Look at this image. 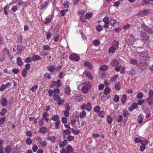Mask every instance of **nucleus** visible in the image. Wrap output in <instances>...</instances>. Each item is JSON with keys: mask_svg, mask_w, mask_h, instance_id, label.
<instances>
[{"mask_svg": "<svg viewBox=\"0 0 153 153\" xmlns=\"http://www.w3.org/2000/svg\"><path fill=\"white\" fill-rule=\"evenodd\" d=\"M56 85L57 87L59 88L61 86V82L60 80H57V81L56 82Z\"/></svg>", "mask_w": 153, "mask_h": 153, "instance_id": "338daca9", "label": "nucleus"}, {"mask_svg": "<svg viewBox=\"0 0 153 153\" xmlns=\"http://www.w3.org/2000/svg\"><path fill=\"white\" fill-rule=\"evenodd\" d=\"M49 115V114L47 112H45L43 113L42 117V119L43 120H44L46 121V122H47L49 120L51 121V120L49 119L48 117Z\"/></svg>", "mask_w": 153, "mask_h": 153, "instance_id": "f8f14e48", "label": "nucleus"}, {"mask_svg": "<svg viewBox=\"0 0 153 153\" xmlns=\"http://www.w3.org/2000/svg\"><path fill=\"white\" fill-rule=\"evenodd\" d=\"M60 36L57 35L53 37L54 41L55 42H58L59 41Z\"/></svg>", "mask_w": 153, "mask_h": 153, "instance_id": "6e6d98bb", "label": "nucleus"}, {"mask_svg": "<svg viewBox=\"0 0 153 153\" xmlns=\"http://www.w3.org/2000/svg\"><path fill=\"white\" fill-rule=\"evenodd\" d=\"M62 113L65 117H68L69 116V111H63Z\"/></svg>", "mask_w": 153, "mask_h": 153, "instance_id": "4d7b16f0", "label": "nucleus"}, {"mask_svg": "<svg viewBox=\"0 0 153 153\" xmlns=\"http://www.w3.org/2000/svg\"><path fill=\"white\" fill-rule=\"evenodd\" d=\"M100 110V107L98 105H97L94 108V112H99V110Z\"/></svg>", "mask_w": 153, "mask_h": 153, "instance_id": "13d9d810", "label": "nucleus"}, {"mask_svg": "<svg viewBox=\"0 0 153 153\" xmlns=\"http://www.w3.org/2000/svg\"><path fill=\"white\" fill-rule=\"evenodd\" d=\"M65 93L67 95L70 94L71 92V90L69 87L68 86H65Z\"/></svg>", "mask_w": 153, "mask_h": 153, "instance_id": "393cba45", "label": "nucleus"}, {"mask_svg": "<svg viewBox=\"0 0 153 153\" xmlns=\"http://www.w3.org/2000/svg\"><path fill=\"white\" fill-rule=\"evenodd\" d=\"M84 66L88 67L90 69L92 68V65L88 62H86L84 63Z\"/></svg>", "mask_w": 153, "mask_h": 153, "instance_id": "e433bc0d", "label": "nucleus"}, {"mask_svg": "<svg viewBox=\"0 0 153 153\" xmlns=\"http://www.w3.org/2000/svg\"><path fill=\"white\" fill-rule=\"evenodd\" d=\"M148 63L145 62H142V61L140 62L138 65L140 69L142 71H144L146 68L147 66Z\"/></svg>", "mask_w": 153, "mask_h": 153, "instance_id": "1a4fd4ad", "label": "nucleus"}, {"mask_svg": "<svg viewBox=\"0 0 153 153\" xmlns=\"http://www.w3.org/2000/svg\"><path fill=\"white\" fill-rule=\"evenodd\" d=\"M51 119L54 121H60L59 117L58 115H54L51 118Z\"/></svg>", "mask_w": 153, "mask_h": 153, "instance_id": "bb28decb", "label": "nucleus"}, {"mask_svg": "<svg viewBox=\"0 0 153 153\" xmlns=\"http://www.w3.org/2000/svg\"><path fill=\"white\" fill-rule=\"evenodd\" d=\"M67 153H71L74 151L73 149L72 148V146L70 145H68L66 148Z\"/></svg>", "mask_w": 153, "mask_h": 153, "instance_id": "a878e982", "label": "nucleus"}, {"mask_svg": "<svg viewBox=\"0 0 153 153\" xmlns=\"http://www.w3.org/2000/svg\"><path fill=\"white\" fill-rule=\"evenodd\" d=\"M32 59L34 61H36L41 60V57L38 55H34L32 56Z\"/></svg>", "mask_w": 153, "mask_h": 153, "instance_id": "aec40b11", "label": "nucleus"}, {"mask_svg": "<svg viewBox=\"0 0 153 153\" xmlns=\"http://www.w3.org/2000/svg\"><path fill=\"white\" fill-rule=\"evenodd\" d=\"M39 126H42L44 124L43 120L42 119L41 120H39Z\"/></svg>", "mask_w": 153, "mask_h": 153, "instance_id": "774afa93", "label": "nucleus"}, {"mask_svg": "<svg viewBox=\"0 0 153 153\" xmlns=\"http://www.w3.org/2000/svg\"><path fill=\"white\" fill-rule=\"evenodd\" d=\"M55 66L54 65H52L48 66L46 68L49 71L53 72L55 69Z\"/></svg>", "mask_w": 153, "mask_h": 153, "instance_id": "a211bd4d", "label": "nucleus"}, {"mask_svg": "<svg viewBox=\"0 0 153 153\" xmlns=\"http://www.w3.org/2000/svg\"><path fill=\"white\" fill-rule=\"evenodd\" d=\"M106 120L109 124H111V123L112 121V118L110 116H108Z\"/></svg>", "mask_w": 153, "mask_h": 153, "instance_id": "a19ab883", "label": "nucleus"}, {"mask_svg": "<svg viewBox=\"0 0 153 153\" xmlns=\"http://www.w3.org/2000/svg\"><path fill=\"white\" fill-rule=\"evenodd\" d=\"M8 102L7 98L6 97H3L1 99V104L3 107L7 106L8 105Z\"/></svg>", "mask_w": 153, "mask_h": 153, "instance_id": "9b49d317", "label": "nucleus"}, {"mask_svg": "<svg viewBox=\"0 0 153 153\" xmlns=\"http://www.w3.org/2000/svg\"><path fill=\"white\" fill-rule=\"evenodd\" d=\"M111 65L114 67L118 65L119 64V62L117 60L114 59L111 62Z\"/></svg>", "mask_w": 153, "mask_h": 153, "instance_id": "6ab92c4d", "label": "nucleus"}, {"mask_svg": "<svg viewBox=\"0 0 153 153\" xmlns=\"http://www.w3.org/2000/svg\"><path fill=\"white\" fill-rule=\"evenodd\" d=\"M53 91L54 94L53 96V98L55 100L58 101L57 104L58 105H61L64 102V100L62 99H61L59 95L58 94H59V90L57 88H54Z\"/></svg>", "mask_w": 153, "mask_h": 153, "instance_id": "f257e3e1", "label": "nucleus"}, {"mask_svg": "<svg viewBox=\"0 0 153 153\" xmlns=\"http://www.w3.org/2000/svg\"><path fill=\"white\" fill-rule=\"evenodd\" d=\"M148 97H152L153 96V90L150 89L148 93Z\"/></svg>", "mask_w": 153, "mask_h": 153, "instance_id": "680f3d73", "label": "nucleus"}, {"mask_svg": "<svg viewBox=\"0 0 153 153\" xmlns=\"http://www.w3.org/2000/svg\"><path fill=\"white\" fill-rule=\"evenodd\" d=\"M86 115L85 112L84 111H82L80 113L79 117L80 118H82L84 117Z\"/></svg>", "mask_w": 153, "mask_h": 153, "instance_id": "3c124183", "label": "nucleus"}, {"mask_svg": "<svg viewBox=\"0 0 153 153\" xmlns=\"http://www.w3.org/2000/svg\"><path fill=\"white\" fill-rule=\"evenodd\" d=\"M93 44L94 45L97 46L100 45V42L97 39L95 40H94Z\"/></svg>", "mask_w": 153, "mask_h": 153, "instance_id": "c03bdc74", "label": "nucleus"}, {"mask_svg": "<svg viewBox=\"0 0 153 153\" xmlns=\"http://www.w3.org/2000/svg\"><path fill=\"white\" fill-rule=\"evenodd\" d=\"M86 76H87L88 78H89L90 79H93V77L91 75V74L88 72H87L85 74Z\"/></svg>", "mask_w": 153, "mask_h": 153, "instance_id": "a18cd8bd", "label": "nucleus"}, {"mask_svg": "<svg viewBox=\"0 0 153 153\" xmlns=\"http://www.w3.org/2000/svg\"><path fill=\"white\" fill-rule=\"evenodd\" d=\"M105 115V112L104 111H100L99 113V116L103 118Z\"/></svg>", "mask_w": 153, "mask_h": 153, "instance_id": "4c0bfd02", "label": "nucleus"}, {"mask_svg": "<svg viewBox=\"0 0 153 153\" xmlns=\"http://www.w3.org/2000/svg\"><path fill=\"white\" fill-rule=\"evenodd\" d=\"M140 38L143 42L147 41L149 39V37L147 34L143 31H141L140 33Z\"/></svg>", "mask_w": 153, "mask_h": 153, "instance_id": "20e7f679", "label": "nucleus"}, {"mask_svg": "<svg viewBox=\"0 0 153 153\" xmlns=\"http://www.w3.org/2000/svg\"><path fill=\"white\" fill-rule=\"evenodd\" d=\"M103 21L105 23H109V21L108 17V16H106L103 19Z\"/></svg>", "mask_w": 153, "mask_h": 153, "instance_id": "37998d69", "label": "nucleus"}, {"mask_svg": "<svg viewBox=\"0 0 153 153\" xmlns=\"http://www.w3.org/2000/svg\"><path fill=\"white\" fill-rule=\"evenodd\" d=\"M141 27L146 32L149 33H153V30L144 24L142 25Z\"/></svg>", "mask_w": 153, "mask_h": 153, "instance_id": "9d476101", "label": "nucleus"}, {"mask_svg": "<svg viewBox=\"0 0 153 153\" xmlns=\"http://www.w3.org/2000/svg\"><path fill=\"white\" fill-rule=\"evenodd\" d=\"M146 100L147 103L149 105H153V97H148L147 98Z\"/></svg>", "mask_w": 153, "mask_h": 153, "instance_id": "dca6fc26", "label": "nucleus"}, {"mask_svg": "<svg viewBox=\"0 0 153 153\" xmlns=\"http://www.w3.org/2000/svg\"><path fill=\"white\" fill-rule=\"evenodd\" d=\"M143 120V118L141 114L139 115L138 117V122L139 123H142Z\"/></svg>", "mask_w": 153, "mask_h": 153, "instance_id": "7c9ffc66", "label": "nucleus"}, {"mask_svg": "<svg viewBox=\"0 0 153 153\" xmlns=\"http://www.w3.org/2000/svg\"><path fill=\"white\" fill-rule=\"evenodd\" d=\"M39 131L40 133L44 134L47 132L48 129L45 127H42L40 128Z\"/></svg>", "mask_w": 153, "mask_h": 153, "instance_id": "4468645a", "label": "nucleus"}, {"mask_svg": "<svg viewBox=\"0 0 153 153\" xmlns=\"http://www.w3.org/2000/svg\"><path fill=\"white\" fill-rule=\"evenodd\" d=\"M63 134L64 136L69 135L71 134V131L68 129H66L62 131Z\"/></svg>", "mask_w": 153, "mask_h": 153, "instance_id": "412c9836", "label": "nucleus"}, {"mask_svg": "<svg viewBox=\"0 0 153 153\" xmlns=\"http://www.w3.org/2000/svg\"><path fill=\"white\" fill-rule=\"evenodd\" d=\"M68 143V140H65L62 142L60 143H59L60 146L61 147H63L66 146Z\"/></svg>", "mask_w": 153, "mask_h": 153, "instance_id": "c756f323", "label": "nucleus"}, {"mask_svg": "<svg viewBox=\"0 0 153 153\" xmlns=\"http://www.w3.org/2000/svg\"><path fill=\"white\" fill-rule=\"evenodd\" d=\"M146 55V54L144 53H143L142 52H140L139 53V55L140 56L139 59H140L143 60H148V57L147 56H146L145 58H144V56H145Z\"/></svg>", "mask_w": 153, "mask_h": 153, "instance_id": "ddd939ff", "label": "nucleus"}, {"mask_svg": "<svg viewBox=\"0 0 153 153\" xmlns=\"http://www.w3.org/2000/svg\"><path fill=\"white\" fill-rule=\"evenodd\" d=\"M23 38L21 36H19L17 38V42L19 43H21L22 42Z\"/></svg>", "mask_w": 153, "mask_h": 153, "instance_id": "5fc2aeb1", "label": "nucleus"}, {"mask_svg": "<svg viewBox=\"0 0 153 153\" xmlns=\"http://www.w3.org/2000/svg\"><path fill=\"white\" fill-rule=\"evenodd\" d=\"M17 65L19 66H22L23 65V63L20 57H19L17 58Z\"/></svg>", "mask_w": 153, "mask_h": 153, "instance_id": "cd10ccee", "label": "nucleus"}, {"mask_svg": "<svg viewBox=\"0 0 153 153\" xmlns=\"http://www.w3.org/2000/svg\"><path fill=\"white\" fill-rule=\"evenodd\" d=\"M100 68L101 70L105 71L108 69V66L106 65H102Z\"/></svg>", "mask_w": 153, "mask_h": 153, "instance_id": "58836bf2", "label": "nucleus"}, {"mask_svg": "<svg viewBox=\"0 0 153 153\" xmlns=\"http://www.w3.org/2000/svg\"><path fill=\"white\" fill-rule=\"evenodd\" d=\"M81 108L83 110L85 109L88 111H89L91 109V104L90 103H88L86 104H84L81 105Z\"/></svg>", "mask_w": 153, "mask_h": 153, "instance_id": "423d86ee", "label": "nucleus"}, {"mask_svg": "<svg viewBox=\"0 0 153 153\" xmlns=\"http://www.w3.org/2000/svg\"><path fill=\"white\" fill-rule=\"evenodd\" d=\"M52 19V15H50L46 17L43 21L45 24L49 23L51 22Z\"/></svg>", "mask_w": 153, "mask_h": 153, "instance_id": "2eb2a0df", "label": "nucleus"}, {"mask_svg": "<svg viewBox=\"0 0 153 153\" xmlns=\"http://www.w3.org/2000/svg\"><path fill=\"white\" fill-rule=\"evenodd\" d=\"M43 49L45 51H47L50 50V48L49 46L47 45H45L43 47Z\"/></svg>", "mask_w": 153, "mask_h": 153, "instance_id": "e2e57ef3", "label": "nucleus"}, {"mask_svg": "<svg viewBox=\"0 0 153 153\" xmlns=\"http://www.w3.org/2000/svg\"><path fill=\"white\" fill-rule=\"evenodd\" d=\"M96 30L97 31L100 32L102 31L103 29V27L102 26L100 25H97L96 27Z\"/></svg>", "mask_w": 153, "mask_h": 153, "instance_id": "c9c22d12", "label": "nucleus"}, {"mask_svg": "<svg viewBox=\"0 0 153 153\" xmlns=\"http://www.w3.org/2000/svg\"><path fill=\"white\" fill-rule=\"evenodd\" d=\"M71 130L72 131V132H73V133L75 135L78 134L79 132V130L74 129V128H72Z\"/></svg>", "mask_w": 153, "mask_h": 153, "instance_id": "49530a36", "label": "nucleus"}, {"mask_svg": "<svg viewBox=\"0 0 153 153\" xmlns=\"http://www.w3.org/2000/svg\"><path fill=\"white\" fill-rule=\"evenodd\" d=\"M47 140L51 141L52 142L55 143L56 142V137L54 136H48L47 137Z\"/></svg>", "mask_w": 153, "mask_h": 153, "instance_id": "f3484780", "label": "nucleus"}, {"mask_svg": "<svg viewBox=\"0 0 153 153\" xmlns=\"http://www.w3.org/2000/svg\"><path fill=\"white\" fill-rule=\"evenodd\" d=\"M110 92V89L108 87L105 88L104 90V93L106 95L108 94Z\"/></svg>", "mask_w": 153, "mask_h": 153, "instance_id": "603ef678", "label": "nucleus"}, {"mask_svg": "<svg viewBox=\"0 0 153 153\" xmlns=\"http://www.w3.org/2000/svg\"><path fill=\"white\" fill-rule=\"evenodd\" d=\"M119 100V97L118 95H115L114 97V101L115 102H118Z\"/></svg>", "mask_w": 153, "mask_h": 153, "instance_id": "864d4df0", "label": "nucleus"}, {"mask_svg": "<svg viewBox=\"0 0 153 153\" xmlns=\"http://www.w3.org/2000/svg\"><path fill=\"white\" fill-rule=\"evenodd\" d=\"M118 77V75H115L113 77H112L111 79H110V81L111 82H113L115 81L116 79Z\"/></svg>", "mask_w": 153, "mask_h": 153, "instance_id": "8fccbe9b", "label": "nucleus"}, {"mask_svg": "<svg viewBox=\"0 0 153 153\" xmlns=\"http://www.w3.org/2000/svg\"><path fill=\"white\" fill-rule=\"evenodd\" d=\"M91 88V84L88 81H86L82 84L81 89L82 92L85 94L88 93Z\"/></svg>", "mask_w": 153, "mask_h": 153, "instance_id": "f03ea898", "label": "nucleus"}, {"mask_svg": "<svg viewBox=\"0 0 153 153\" xmlns=\"http://www.w3.org/2000/svg\"><path fill=\"white\" fill-rule=\"evenodd\" d=\"M12 148L11 146H8L5 149V153H10L12 151Z\"/></svg>", "mask_w": 153, "mask_h": 153, "instance_id": "5701e85b", "label": "nucleus"}, {"mask_svg": "<svg viewBox=\"0 0 153 153\" xmlns=\"http://www.w3.org/2000/svg\"><path fill=\"white\" fill-rule=\"evenodd\" d=\"M22 76L23 77H25L27 74V71L25 69H23L22 72Z\"/></svg>", "mask_w": 153, "mask_h": 153, "instance_id": "79ce46f5", "label": "nucleus"}, {"mask_svg": "<svg viewBox=\"0 0 153 153\" xmlns=\"http://www.w3.org/2000/svg\"><path fill=\"white\" fill-rule=\"evenodd\" d=\"M130 63L133 65H137L138 61L137 60L133 59H131L130 60Z\"/></svg>", "mask_w": 153, "mask_h": 153, "instance_id": "b1692460", "label": "nucleus"}, {"mask_svg": "<svg viewBox=\"0 0 153 153\" xmlns=\"http://www.w3.org/2000/svg\"><path fill=\"white\" fill-rule=\"evenodd\" d=\"M143 95L142 92H139L138 93L137 95V97L138 99H141L143 97Z\"/></svg>", "mask_w": 153, "mask_h": 153, "instance_id": "de8ad7c7", "label": "nucleus"}, {"mask_svg": "<svg viewBox=\"0 0 153 153\" xmlns=\"http://www.w3.org/2000/svg\"><path fill=\"white\" fill-rule=\"evenodd\" d=\"M38 147L36 145H35L34 146H33L32 147V149L33 151L34 152H36L37 150H38Z\"/></svg>", "mask_w": 153, "mask_h": 153, "instance_id": "69168bd1", "label": "nucleus"}, {"mask_svg": "<svg viewBox=\"0 0 153 153\" xmlns=\"http://www.w3.org/2000/svg\"><path fill=\"white\" fill-rule=\"evenodd\" d=\"M120 84L117 83L115 85V88L116 90H119L120 88Z\"/></svg>", "mask_w": 153, "mask_h": 153, "instance_id": "052dcab7", "label": "nucleus"}, {"mask_svg": "<svg viewBox=\"0 0 153 153\" xmlns=\"http://www.w3.org/2000/svg\"><path fill=\"white\" fill-rule=\"evenodd\" d=\"M69 58L71 60L76 62L78 61L79 60V55L76 54H72L70 55Z\"/></svg>", "mask_w": 153, "mask_h": 153, "instance_id": "6e6552de", "label": "nucleus"}, {"mask_svg": "<svg viewBox=\"0 0 153 153\" xmlns=\"http://www.w3.org/2000/svg\"><path fill=\"white\" fill-rule=\"evenodd\" d=\"M149 2L148 0H143L141 3V4L143 6L145 5L146 4H149Z\"/></svg>", "mask_w": 153, "mask_h": 153, "instance_id": "09e8293b", "label": "nucleus"}, {"mask_svg": "<svg viewBox=\"0 0 153 153\" xmlns=\"http://www.w3.org/2000/svg\"><path fill=\"white\" fill-rule=\"evenodd\" d=\"M126 98L127 95L126 94H124L123 95L121 98V101L122 103L123 104L126 101Z\"/></svg>", "mask_w": 153, "mask_h": 153, "instance_id": "c85d7f7f", "label": "nucleus"}, {"mask_svg": "<svg viewBox=\"0 0 153 153\" xmlns=\"http://www.w3.org/2000/svg\"><path fill=\"white\" fill-rule=\"evenodd\" d=\"M7 112V110L5 108H4L1 110L0 112L1 115V116H3Z\"/></svg>", "mask_w": 153, "mask_h": 153, "instance_id": "72a5a7b5", "label": "nucleus"}, {"mask_svg": "<svg viewBox=\"0 0 153 153\" xmlns=\"http://www.w3.org/2000/svg\"><path fill=\"white\" fill-rule=\"evenodd\" d=\"M93 16V13L91 12L87 13L85 16L86 19H89L91 18Z\"/></svg>", "mask_w": 153, "mask_h": 153, "instance_id": "4be33fe9", "label": "nucleus"}, {"mask_svg": "<svg viewBox=\"0 0 153 153\" xmlns=\"http://www.w3.org/2000/svg\"><path fill=\"white\" fill-rule=\"evenodd\" d=\"M60 121H54L53 123H51L50 124L51 127L53 129H58L60 128Z\"/></svg>", "mask_w": 153, "mask_h": 153, "instance_id": "39448f33", "label": "nucleus"}, {"mask_svg": "<svg viewBox=\"0 0 153 153\" xmlns=\"http://www.w3.org/2000/svg\"><path fill=\"white\" fill-rule=\"evenodd\" d=\"M118 42L116 41H114L112 43V46L110 47L108 49L109 53H113L115 52V50L118 49Z\"/></svg>", "mask_w": 153, "mask_h": 153, "instance_id": "7ed1b4c3", "label": "nucleus"}, {"mask_svg": "<svg viewBox=\"0 0 153 153\" xmlns=\"http://www.w3.org/2000/svg\"><path fill=\"white\" fill-rule=\"evenodd\" d=\"M6 119L5 117H2L0 119V125L3 124Z\"/></svg>", "mask_w": 153, "mask_h": 153, "instance_id": "bf43d9fd", "label": "nucleus"}, {"mask_svg": "<svg viewBox=\"0 0 153 153\" xmlns=\"http://www.w3.org/2000/svg\"><path fill=\"white\" fill-rule=\"evenodd\" d=\"M150 13L148 9H146L141 11L138 13L137 16H144L148 15Z\"/></svg>", "mask_w": 153, "mask_h": 153, "instance_id": "0eeeda50", "label": "nucleus"}, {"mask_svg": "<svg viewBox=\"0 0 153 153\" xmlns=\"http://www.w3.org/2000/svg\"><path fill=\"white\" fill-rule=\"evenodd\" d=\"M22 47L20 45H18L17 46L16 50L18 53H20L22 51Z\"/></svg>", "mask_w": 153, "mask_h": 153, "instance_id": "2f4dec72", "label": "nucleus"}, {"mask_svg": "<svg viewBox=\"0 0 153 153\" xmlns=\"http://www.w3.org/2000/svg\"><path fill=\"white\" fill-rule=\"evenodd\" d=\"M62 121L64 124H65L67 123V119L65 117H63L62 118Z\"/></svg>", "mask_w": 153, "mask_h": 153, "instance_id": "0e129e2a", "label": "nucleus"}, {"mask_svg": "<svg viewBox=\"0 0 153 153\" xmlns=\"http://www.w3.org/2000/svg\"><path fill=\"white\" fill-rule=\"evenodd\" d=\"M117 21L114 19H111L109 21V23L111 26L114 27V25L116 24Z\"/></svg>", "mask_w": 153, "mask_h": 153, "instance_id": "473e14b6", "label": "nucleus"}, {"mask_svg": "<svg viewBox=\"0 0 153 153\" xmlns=\"http://www.w3.org/2000/svg\"><path fill=\"white\" fill-rule=\"evenodd\" d=\"M26 144L28 145L31 144L32 143V140L30 138H28L25 141Z\"/></svg>", "mask_w": 153, "mask_h": 153, "instance_id": "f704fd0d", "label": "nucleus"}, {"mask_svg": "<svg viewBox=\"0 0 153 153\" xmlns=\"http://www.w3.org/2000/svg\"><path fill=\"white\" fill-rule=\"evenodd\" d=\"M148 143V141L146 139L141 140L140 142V143L141 144V145H143L144 146L146 145Z\"/></svg>", "mask_w": 153, "mask_h": 153, "instance_id": "ea45409f", "label": "nucleus"}]
</instances>
